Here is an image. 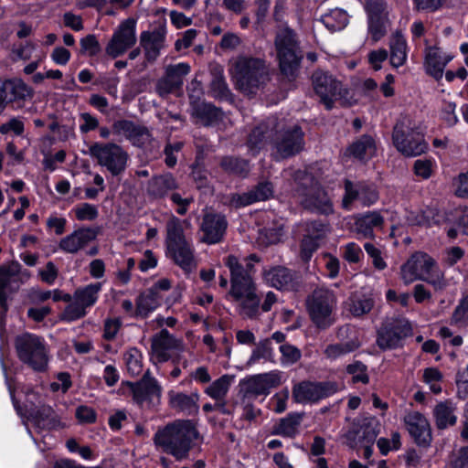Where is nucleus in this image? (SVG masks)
I'll list each match as a JSON object with an SVG mask.
<instances>
[{
  "label": "nucleus",
  "instance_id": "38",
  "mask_svg": "<svg viewBox=\"0 0 468 468\" xmlns=\"http://www.w3.org/2000/svg\"><path fill=\"white\" fill-rule=\"evenodd\" d=\"M137 19L129 17L119 25V56L136 42Z\"/></svg>",
  "mask_w": 468,
  "mask_h": 468
},
{
  "label": "nucleus",
  "instance_id": "12",
  "mask_svg": "<svg viewBox=\"0 0 468 468\" xmlns=\"http://www.w3.org/2000/svg\"><path fill=\"white\" fill-rule=\"evenodd\" d=\"M435 261L423 252H416L401 266V279L406 284L417 280L426 281L433 285L437 284L441 277L433 278Z\"/></svg>",
  "mask_w": 468,
  "mask_h": 468
},
{
  "label": "nucleus",
  "instance_id": "29",
  "mask_svg": "<svg viewBox=\"0 0 468 468\" xmlns=\"http://www.w3.org/2000/svg\"><path fill=\"white\" fill-rule=\"evenodd\" d=\"M169 406L186 416H193L198 413L199 394L197 392L186 394L170 390L168 392Z\"/></svg>",
  "mask_w": 468,
  "mask_h": 468
},
{
  "label": "nucleus",
  "instance_id": "43",
  "mask_svg": "<svg viewBox=\"0 0 468 468\" xmlns=\"http://www.w3.org/2000/svg\"><path fill=\"white\" fill-rule=\"evenodd\" d=\"M163 297L149 289L142 293L137 300V314L140 316L146 317L154 311L162 302Z\"/></svg>",
  "mask_w": 468,
  "mask_h": 468
},
{
  "label": "nucleus",
  "instance_id": "46",
  "mask_svg": "<svg viewBox=\"0 0 468 468\" xmlns=\"http://www.w3.org/2000/svg\"><path fill=\"white\" fill-rule=\"evenodd\" d=\"M274 352L271 346V339L265 338L261 340L256 347L252 350L250 357L248 360V365H254L261 360L273 361Z\"/></svg>",
  "mask_w": 468,
  "mask_h": 468
},
{
  "label": "nucleus",
  "instance_id": "21",
  "mask_svg": "<svg viewBox=\"0 0 468 468\" xmlns=\"http://www.w3.org/2000/svg\"><path fill=\"white\" fill-rule=\"evenodd\" d=\"M385 218L380 211L370 210L354 217V232L358 239H374L375 231L384 228Z\"/></svg>",
  "mask_w": 468,
  "mask_h": 468
},
{
  "label": "nucleus",
  "instance_id": "17",
  "mask_svg": "<svg viewBox=\"0 0 468 468\" xmlns=\"http://www.w3.org/2000/svg\"><path fill=\"white\" fill-rule=\"evenodd\" d=\"M315 93L327 110L333 108L334 101L341 94V82L326 72L317 70L312 76Z\"/></svg>",
  "mask_w": 468,
  "mask_h": 468
},
{
  "label": "nucleus",
  "instance_id": "54",
  "mask_svg": "<svg viewBox=\"0 0 468 468\" xmlns=\"http://www.w3.org/2000/svg\"><path fill=\"white\" fill-rule=\"evenodd\" d=\"M60 314V320L65 322H73L84 317L87 314L86 309L80 305L75 299H71Z\"/></svg>",
  "mask_w": 468,
  "mask_h": 468
},
{
  "label": "nucleus",
  "instance_id": "30",
  "mask_svg": "<svg viewBox=\"0 0 468 468\" xmlns=\"http://www.w3.org/2000/svg\"><path fill=\"white\" fill-rule=\"evenodd\" d=\"M89 151L90 156L96 158L101 165L107 167L113 176L117 175V145L96 143Z\"/></svg>",
  "mask_w": 468,
  "mask_h": 468
},
{
  "label": "nucleus",
  "instance_id": "41",
  "mask_svg": "<svg viewBox=\"0 0 468 468\" xmlns=\"http://www.w3.org/2000/svg\"><path fill=\"white\" fill-rule=\"evenodd\" d=\"M348 14L342 8L331 9L328 13L321 16V22L331 32L340 31L344 29L349 20Z\"/></svg>",
  "mask_w": 468,
  "mask_h": 468
},
{
  "label": "nucleus",
  "instance_id": "59",
  "mask_svg": "<svg viewBox=\"0 0 468 468\" xmlns=\"http://www.w3.org/2000/svg\"><path fill=\"white\" fill-rule=\"evenodd\" d=\"M75 217L78 220L92 221L99 216V211L96 206L90 203H81L74 207Z\"/></svg>",
  "mask_w": 468,
  "mask_h": 468
},
{
  "label": "nucleus",
  "instance_id": "56",
  "mask_svg": "<svg viewBox=\"0 0 468 468\" xmlns=\"http://www.w3.org/2000/svg\"><path fill=\"white\" fill-rule=\"evenodd\" d=\"M320 245V239L312 236L304 235L301 242L300 255L303 261H309L314 254L317 250Z\"/></svg>",
  "mask_w": 468,
  "mask_h": 468
},
{
  "label": "nucleus",
  "instance_id": "55",
  "mask_svg": "<svg viewBox=\"0 0 468 468\" xmlns=\"http://www.w3.org/2000/svg\"><path fill=\"white\" fill-rule=\"evenodd\" d=\"M367 33L374 43L379 41L387 33L384 17L367 19Z\"/></svg>",
  "mask_w": 468,
  "mask_h": 468
},
{
  "label": "nucleus",
  "instance_id": "33",
  "mask_svg": "<svg viewBox=\"0 0 468 468\" xmlns=\"http://www.w3.org/2000/svg\"><path fill=\"white\" fill-rule=\"evenodd\" d=\"M376 142L369 134L360 136L346 149L348 155L358 160H368L376 154Z\"/></svg>",
  "mask_w": 468,
  "mask_h": 468
},
{
  "label": "nucleus",
  "instance_id": "1",
  "mask_svg": "<svg viewBox=\"0 0 468 468\" xmlns=\"http://www.w3.org/2000/svg\"><path fill=\"white\" fill-rule=\"evenodd\" d=\"M269 142L272 144L275 159H286L303 149L304 133L298 125L283 129L276 116H270L250 133L247 141L249 152L256 155Z\"/></svg>",
  "mask_w": 468,
  "mask_h": 468
},
{
  "label": "nucleus",
  "instance_id": "22",
  "mask_svg": "<svg viewBox=\"0 0 468 468\" xmlns=\"http://www.w3.org/2000/svg\"><path fill=\"white\" fill-rule=\"evenodd\" d=\"M21 282V265L13 261L0 266V305L5 308L7 291L16 290Z\"/></svg>",
  "mask_w": 468,
  "mask_h": 468
},
{
  "label": "nucleus",
  "instance_id": "61",
  "mask_svg": "<svg viewBox=\"0 0 468 468\" xmlns=\"http://www.w3.org/2000/svg\"><path fill=\"white\" fill-rule=\"evenodd\" d=\"M279 350L282 354V363L283 365H292L301 358V351L294 346L290 344H282Z\"/></svg>",
  "mask_w": 468,
  "mask_h": 468
},
{
  "label": "nucleus",
  "instance_id": "58",
  "mask_svg": "<svg viewBox=\"0 0 468 468\" xmlns=\"http://www.w3.org/2000/svg\"><path fill=\"white\" fill-rule=\"evenodd\" d=\"M377 445L382 455H387L391 451H398L401 446L400 434L394 431L390 439L381 437L377 441Z\"/></svg>",
  "mask_w": 468,
  "mask_h": 468
},
{
  "label": "nucleus",
  "instance_id": "45",
  "mask_svg": "<svg viewBox=\"0 0 468 468\" xmlns=\"http://www.w3.org/2000/svg\"><path fill=\"white\" fill-rule=\"evenodd\" d=\"M359 347V343L356 340H349L342 343L328 345L324 349L325 356L330 360H336L353 353Z\"/></svg>",
  "mask_w": 468,
  "mask_h": 468
},
{
  "label": "nucleus",
  "instance_id": "49",
  "mask_svg": "<svg viewBox=\"0 0 468 468\" xmlns=\"http://www.w3.org/2000/svg\"><path fill=\"white\" fill-rule=\"evenodd\" d=\"M240 302L239 313L247 318H254L259 314L260 298L256 294V291L252 292L250 295L242 296Z\"/></svg>",
  "mask_w": 468,
  "mask_h": 468
},
{
  "label": "nucleus",
  "instance_id": "11",
  "mask_svg": "<svg viewBox=\"0 0 468 468\" xmlns=\"http://www.w3.org/2000/svg\"><path fill=\"white\" fill-rule=\"evenodd\" d=\"M339 390V384L334 380H303L292 387V399L296 403L313 405L334 396Z\"/></svg>",
  "mask_w": 468,
  "mask_h": 468
},
{
  "label": "nucleus",
  "instance_id": "24",
  "mask_svg": "<svg viewBox=\"0 0 468 468\" xmlns=\"http://www.w3.org/2000/svg\"><path fill=\"white\" fill-rule=\"evenodd\" d=\"M97 235L98 231L93 228L77 229L60 240L59 248L68 253H76L94 240Z\"/></svg>",
  "mask_w": 468,
  "mask_h": 468
},
{
  "label": "nucleus",
  "instance_id": "5",
  "mask_svg": "<svg viewBox=\"0 0 468 468\" xmlns=\"http://www.w3.org/2000/svg\"><path fill=\"white\" fill-rule=\"evenodd\" d=\"M274 44L282 74L294 80L303 58L296 34L286 27L276 35Z\"/></svg>",
  "mask_w": 468,
  "mask_h": 468
},
{
  "label": "nucleus",
  "instance_id": "40",
  "mask_svg": "<svg viewBox=\"0 0 468 468\" xmlns=\"http://www.w3.org/2000/svg\"><path fill=\"white\" fill-rule=\"evenodd\" d=\"M122 359V370L125 375L135 378L143 373V355L139 349L135 347L130 348L123 354Z\"/></svg>",
  "mask_w": 468,
  "mask_h": 468
},
{
  "label": "nucleus",
  "instance_id": "18",
  "mask_svg": "<svg viewBox=\"0 0 468 468\" xmlns=\"http://www.w3.org/2000/svg\"><path fill=\"white\" fill-rule=\"evenodd\" d=\"M228 226L225 215L214 212L205 214L200 225L202 242L208 245L221 242L226 235Z\"/></svg>",
  "mask_w": 468,
  "mask_h": 468
},
{
  "label": "nucleus",
  "instance_id": "57",
  "mask_svg": "<svg viewBox=\"0 0 468 468\" xmlns=\"http://www.w3.org/2000/svg\"><path fill=\"white\" fill-rule=\"evenodd\" d=\"M342 257L348 263H358L364 257V253L360 246L352 241L341 247Z\"/></svg>",
  "mask_w": 468,
  "mask_h": 468
},
{
  "label": "nucleus",
  "instance_id": "27",
  "mask_svg": "<svg viewBox=\"0 0 468 468\" xmlns=\"http://www.w3.org/2000/svg\"><path fill=\"white\" fill-rule=\"evenodd\" d=\"M178 184L171 173L153 176L147 184V195L154 199L165 198L170 192L177 189Z\"/></svg>",
  "mask_w": 468,
  "mask_h": 468
},
{
  "label": "nucleus",
  "instance_id": "23",
  "mask_svg": "<svg viewBox=\"0 0 468 468\" xmlns=\"http://www.w3.org/2000/svg\"><path fill=\"white\" fill-rule=\"evenodd\" d=\"M265 282L278 290L294 291L298 287L295 273L283 266H274L264 271Z\"/></svg>",
  "mask_w": 468,
  "mask_h": 468
},
{
  "label": "nucleus",
  "instance_id": "60",
  "mask_svg": "<svg viewBox=\"0 0 468 468\" xmlns=\"http://www.w3.org/2000/svg\"><path fill=\"white\" fill-rule=\"evenodd\" d=\"M253 198L256 202L265 201L273 197L274 187L269 181L260 182L257 186L250 189Z\"/></svg>",
  "mask_w": 468,
  "mask_h": 468
},
{
  "label": "nucleus",
  "instance_id": "31",
  "mask_svg": "<svg viewBox=\"0 0 468 468\" xmlns=\"http://www.w3.org/2000/svg\"><path fill=\"white\" fill-rule=\"evenodd\" d=\"M140 42L144 48L145 58L150 62L154 61L165 47V32L163 30L144 31L141 34Z\"/></svg>",
  "mask_w": 468,
  "mask_h": 468
},
{
  "label": "nucleus",
  "instance_id": "42",
  "mask_svg": "<svg viewBox=\"0 0 468 468\" xmlns=\"http://www.w3.org/2000/svg\"><path fill=\"white\" fill-rule=\"evenodd\" d=\"M100 282L91 283L75 291L72 299H75L85 309L95 304L98 299V293L101 291Z\"/></svg>",
  "mask_w": 468,
  "mask_h": 468
},
{
  "label": "nucleus",
  "instance_id": "35",
  "mask_svg": "<svg viewBox=\"0 0 468 468\" xmlns=\"http://www.w3.org/2000/svg\"><path fill=\"white\" fill-rule=\"evenodd\" d=\"M390 64L394 68L403 66L408 58V45L405 37L400 32L392 35L389 40Z\"/></svg>",
  "mask_w": 468,
  "mask_h": 468
},
{
  "label": "nucleus",
  "instance_id": "25",
  "mask_svg": "<svg viewBox=\"0 0 468 468\" xmlns=\"http://www.w3.org/2000/svg\"><path fill=\"white\" fill-rule=\"evenodd\" d=\"M1 88L7 102L13 103L15 108H21L34 94L32 89L18 79L5 81Z\"/></svg>",
  "mask_w": 468,
  "mask_h": 468
},
{
  "label": "nucleus",
  "instance_id": "2",
  "mask_svg": "<svg viewBox=\"0 0 468 468\" xmlns=\"http://www.w3.org/2000/svg\"><path fill=\"white\" fill-rule=\"evenodd\" d=\"M198 440H202V436L192 420H174L159 429L154 436V444L176 461L187 459Z\"/></svg>",
  "mask_w": 468,
  "mask_h": 468
},
{
  "label": "nucleus",
  "instance_id": "6",
  "mask_svg": "<svg viewBox=\"0 0 468 468\" xmlns=\"http://www.w3.org/2000/svg\"><path fill=\"white\" fill-rule=\"evenodd\" d=\"M337 301L329 289L318 288L306 299V309L312 323L320 330H326L336 321Z\"/></svg>",
  "mask_w": 468,
  "mask_h": 468
},
{
  "label": "nucleus",
  "instance_id": "16",
  "mask_svg": "<svg viewBox=\"0 0 468 468\" xmlns=\"http://www.w3.org/2000/svg\"><path fill=\"white\" fill-rule=\"evenodd\" d=\"M378 198V191L374 184L367 182L354 183L350 180L345 181L344 208L350 209V206L354 201H358L363 207H370L377 203Z\"/></svg>",
  "mask_w": 468,
  "mask_h": 468
},
{
  "label": "nucleus",
  "instance_id": "48",
  "mask_svg": "<svg viewBox=\"0 0 468 468\" xmlns=\"http://www.w3.org/2000/svg\"><path fill=\"white\" fill-rule=\"evenodd\" d=\"M190 71V66L187 63L180 62L174 65H168L165 68V77L168 81L180 88L183 85L184 77Z\"/></svg>",
  "mask_w": 468,
  "mask_h": 468
},
{
  "label": "nucleus",
  "instance_id": "52",
  "mask_svg": "<svg viewBox=\"0 0 468 468\" xmlns=\"http://www.w3.org/2000/svg\"><path fill=\"white\" fill-rule=\"evenodd\" d=\"M450 323L451 324L457 326L468 325V294L460 299L452 312Z\"/></svg>",
  "mask_w": 468,
  "mask_h": 468
},
{
  "label": "nucleus",
  "instance_id": "36",
  "mask_svg": "<svg viewBox=\"0 0 468 468\" xmlns=\"http://www.w3.org/2000/svg\"><path fill=\"white\" fill-rule=\"evenodd\" d=\"M375 301L371 294L361 292H353L347 301V310L355 317L368 314L374 307Z\"/></svg>",
  "mask_w": 468,
  "mask_h": 468
},
{
  "label": "nucleus",
  "instance_id": "10",
  "mask_svg": "<svg viewBox=\"0 0 468 468\" xmlns=\"http://www.w3.org/2000/svg\"><path fill=\"white\" fill-rule=\"evenodd\" d=\"M132 396L133 400L141 407L146 405L148 408L159 402L162 387L156 378L151 376L147 370L141 380L136 382L122 381L119 387V393Z\"/></svg>",
  "mask_w": 468,
  "mask_h": 468
},
{
  "label": "nucleus",
  "instance_id": "4",
  "mask_svg": "<svg viewBox=\"0 0 468 468\" xmlns=\"http://www.w3.org/2000/svg\"><path fill=\"white\" fill-rule=\"evenodd\" d=\"M237 88L245 94H255L270 80L266 61L260 58L239 56L234 64Z\"/></svg>",
  "mask_w": 468,
  "mask_h": 468
},
{
  "label": "nucleus",
  "instance_id": "47",
  "mask_svg": "<svg viewBox=\"0 0 468 468\" xmlns=\"http://www.w3.org/2000/svg\"><path fill=\"white\" fill-rule=\"evenodd\" d=\"M185 240L186 239L182 221L178 218L172 216L166 223V247Z\"/></svg>",
  "mask_w": 468,
  "mask_h": 468
},
{
  "label": "nucleus",
  "instance_id": "15",
  "mask_svg": "<svg viewBox=\"0 0 468 468\" xmlns=\"http://www.w3.org/2000/svg\"><path fill=\"white\" fill-rule=\"evenodd\" d=\"M281 372L272 370L267 373L251 376L241 382L244 399L268 396L271 390L281 384Z\"/></svg>",
  "mask_w": 468,
  "mask_h": 468
},
{
  "label": "nucleus",
  "instance_id": "62",
  "mask_svg": "<svg viewBox=\"0 0 468 468\" xmlns=\"http://www.w3.org/2000/svg\"><path fill=\"white\" fill-rule=\"evenodd\" d=\"M80 53L94 57L101 51V45L94 35H88L80 41Z\"/></svg>",
  "mask_w": 468,
  "mask_h": 468
},
{
  "label": "nucleus",
  "instance_id": "34",
  "mask_svg": "<svg viewBox=\"0 0 468 468\" xmlns=\"http://www.w3.org/2000/svg\"><path fill=\"white\" fill-rule=\"evenodd\" d=\"M456 407L450 400L439 402L433 409L435 425L439 430L454 426L457 422Z\"/></svg>",
  "mask_w": 468,
  "mask_h": 468
},
{
  "label": "nucleus",
  "instance_id": "26",
  "mask_svg": "<svg viewBox=\"0 0 468 468\" xmlns=\"http://www.w3.org/2000/svg\"><path fill=\"white\" fill-rule=\"evenodd\" d=\"M452 59V57L445 54L438 47L426 48L424 66L426 72L439 80L443 76L446 65Z\"/></svg>",
  "mask_w": 468,
  "mask_h": 468
},
{
  "label": "nucleus",
  "instance_id": "28",
  "mask_svg": "<svg viewBox=\"0 0 468 468\" xmlns=\"http://www.w3.org/2000/svg\"><path fill=\"white\" fill-rule=\"evenodd\" d=\"M166 253L185 271H191L196 266L194 249L187 240L167 246Z\"/></svg>",
  "mask_w": 468,
  "mask_h": 468
},
{
  "label": "nucleus",
  "instance_id": "51",
  "mask_svg": "<svg viewBox=\"0 0 468 468\" xmlns=\"http://www.w3.org/2000/svg\"><path fill=\"white\" fill-rule=\"evenodd\" d=\"M423 382L426 383L431 391L434 394L441 392V381L443 379L442 373L434 367H427L423 371Z\"/></svg>",
  "mask_w": 468,
  "mask_h": 468
},
{
  "label": "nucleus",
  "instance_id": "50",
  "mask_svg": "<svg viewBox=\"0 0 468 468\" xmlns=\"http://www.w3.org/2000/svg\"><path fill=\"white\" fill-rule=\"evenodd\" d=\"M119 130L129 131V136L134 144H144L149 139V133L146 128L135 126L131 122L119 121Z\"/></svg>",
  "mask_w": 468,
  "mask_h": 468
},
{
  "label": "nucleus",
  "instance_id": "13",
  "mask_svg": "<svg viewBox=\"0 0 468 468\" xmlns=\"http://www.w3.org/2000/svg\"><path fill=\"white\" fill-rule=\"evenodd\" d=\"M230 271V291L229 294L234 300H241L244 295H250L256 291L255 283L250 275L253 265L247 263L244 267L234 255H229L225 261Z\"/></svg>",
  "mask_w": 468,
  "mask_h": 468
},
{
  "label": "nucleus",
  "instance_id": "9",
  "mask_svg": "<svg viewBox=\"0 0 468 468\" xmlns=\"http://www.w3.org/2000/svg\"><path fill=\"white\" fill-rule=\"evenodd\" d=\"M412 335L410 322L403 316L388 317L377 332V345L381 350L401 347L404 340Z\"/></svg>",
  "mask_w": 468,
  "mask_h": 468
},
{
  "label": "nucleus",
  "instance_id": "7",
  "mask_svg": "<svg viewBox=\"0 0 468 468\" xmlns=\"http://www.w3.org/2000/svg\"><path fill=\"white\" fill-rule=\"evenodd\" d=\"M18 359L37 372H44L48 365V348L45 340L34 334L24 333L15 339Z\"/></svg>",
  "mask_w": 468,
  "mask_h": 468
},
{
  "label": "nucleus",
  "instance_id": "32",
  "mask_svg": "<svg viewBox=\"0 0 468 468\" xmlns=\"http://www.w3.org/2000/svg\"><path fill=\"white\" fill-rule=\"evenodd\" d=\"M303 414L290 412L284 418L278 420L271 428V434L283 438H294L299 432Z\"/></svg>",
  "mask_w": 468,
  "mask_h": 468
},
{
  "label": "nucleus",
  "instance_id": "37",
  "mask_svg": "<svg viewBox=\"0 0 468 468\" xmlns=\"http://www.w3.org/2000/svg\"><path fill=\"white\" fill-rule=\"evenodd\" d=\"M193 115L204 125L211 126L221 120L222 112L212 103L202 101L193 105Z\"/></svg>",
  "mask_w": 468,
  "mask_h": 468
},
{
  "label": "nucleus",
  "instance_id": "63",
  "mask_svg": "<svg viewBox=\"0 0 468 468\" xmlns=\"http://www.w3.org/2000/svg\"><path fill=\"white\" fill-rule=\"evenodd\" d=\"M25 124L20 118L13 117L0 125V133L5 135L13 133L16 136L24 133Z\"/></svg>",
  "mask_w": 468,
  "mask_h": 468
},
{
  "label": "nucleus",
  "instance_id": "8",
  "mask_svg": "<svg viewBox=\"0 0 468 468\" xmlns=\"http://www.w3.org/2000/svg\"><path fill=\"white\" fill-rule=\"evenodd\" d=\"M392 141L396 149L406 157H415L428 150L424 134L407 119L396 122Z\"/></svg>",
  "mask_w": 468,
  "mask_h": 468
},
{
  "label": "nucleus",
  "instance_id": "39",
  "mask_svg": "<svg viewBox=\"0 0 468 468\" xmlns=\"http://www.w3.org/2000/svg\"><path fill=\"white\" fill-rule=\"evenodd\" d=\"M219 165L227 174L243 178L247 177L250 171V165L248 160L232 155L222 157Z\"/></svg>",
  "mask_w": 468,
  "mask_h": 468
},
{
  "label": "nucleus",
  "instance_id": "19",
  "mask_svg": "<svg viewBox=\"0 0 468 468\" xmlns=\"http://www.w3.org/2000/svg\"><path fill=\"white\" fill-rule=\"evenodd\" d=\"M404 424L415 443L428 447L432 441L431 429L427 418L419 411H410L403 419Z\"/></svg>",
  "mask_w": 468,
  "mask_h": 468
},
{
  "label": "nucleus",
  "instance_id": "3",
  "mask_svg": "<svg viewBox=\"0 0 468 468\" xmlns=\"http://www.w3.org/2000/svg\"><path fill=\"white\" fill-rule=\"evenodd\" d=\"M292 179L295 184L293 195L303 208L325 216L334 213V206L327 192L312 174L297 170Z\"/></svg>",
  "mask_w": 468,
  "mask_h": 468
},
{
  "label": "nucleus",
  "instance_id": "44",
  "mask_svg": "<svg viewBox=\"0 0 468 468\" xmlns=\"http://www.w3.org/2000/svg\"><path fill=\"white\" fill-rule=\"evenodd\" d=\"M231 381L232 377L227 374L223 375L211 382L205 388L204 392L214 400L226 399L231 385Z\"/></svg>",
  "mask_w": 468,
  "mask_h": 468
},
{
  "label": "nucleus",
  "instance_id": "14",
  "mask_svg": "<svg viewBox=\"0 0 468 468\" xmlns=\"http://www.w3.org/2000/svg\"><path fill=\"white\" fill-rule=\"evenodd\" d=\"M380 424L375 418L356 419L346 433L349 447L356 449L363 444L374 443L378 433Z\"/></svg>",
  "mask_w": 468,
  "mask_h": 468
},
{
  "label": "nucleus",
  "instance_id": "20",
  "mask_svg": "<svg viewBox=\"0 0 468 468\" xmlns=\"http://www.w3.org/2000/svg\"><path fill=\"white\" fill-rule=\"evenodd\" d=\"M182 349V343L171 335L167 329H162L152 339V358L157 363H165L172 354Z\"/></svg>",
  "mask_w": 468,
  "mask_h": 468
},
{
  "label": "nucleus",
  "instance_id": "53",
  "mask_svg": "<svg viewBox=\"0 0 468 468\" xmlns=\"http://www.w3.org/2000/svg\"><path fill=\"white\" fill-rule=\"evenodd\" d=\"M346 371L348 375L352 377V382L354 384H367L369 382L367 367L361 361H355L347 365Z\"/></svg>",
  "mask_w": 468,
  "mask_h": 468
},
{
  "label": "nucleus",
  "instance_id": "64",
  "mask_svg": "<svg viewBox=\"0 0 468 468\" xmlns=\"http://www.w3.org/2000/svg\"><path fill=\"white\" fill-rule=\"evenodd\" d=\"M456 395L460 399H468V370L464 368L455 375Z\"/></svg>",
  "mask_w": 468,
  "mask_h": 468
}]
</instances>
